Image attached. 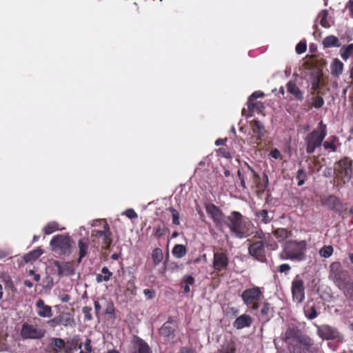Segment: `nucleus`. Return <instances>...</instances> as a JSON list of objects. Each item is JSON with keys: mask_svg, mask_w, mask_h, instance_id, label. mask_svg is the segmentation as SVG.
<instances>
[{"mask_svg": "<svg viewBox=\"0 0 353 353\" xmlns=\"http://www.w3.org/2000/svg\"><path fill=\"white\" fill-rule=\"evenodd\" d=\"M237 176L240 180V187L243 190L248 189L247 185H250L252 189L256 188L259 190H264L268 184V176H264L265 182L261 183L259 173L247 163H245L239 169Z\"/></svg>", "mask_w": 353, "mask_h": 353, "instance_id": "nucleus-2", "label": "nucleus"}, {"mask_svg": "<svg viewBox=\"0 0 353 353\" xmlns=\"http://www.w3.org/2000/svg\"><path fill=\"white\" fill-rule=\"evenodd\" d=\"M255 236H258L261 239L260 241H263L264 246L265 245L270 250H274L278 248L277 243L270 233H264L262 230H259L256 232Z\"/></svg>", "mask_w": 353, "mask_h": 353, "instance_id": "nucleus-17", "label": "nucleus"}, {"mask_svg": "<svg viewBox=\"0 0 353 353\" xmlns=\"http://www.w3.org/2000/svg\"><path fill=\"white\" fill-rule=\"evenodd\" d=\"M250 127L253 135L250 139V144L253 147H258L261 144V141L265 135V129L263 124L255 119L250 121Z\"/></svg>", "mask_w": 353, "mask_h": 353, "instance_id": "nucleus-7", "label": "nucleus"}, {"mask_svg": "<svg viewBox=\"0 0 353 353\" xmlns=\"http://www.w3.org/2000/svg\"><path fill=\"white\" fill-rule=\"evenodd\" d=\"M273 234L278 241L282 242L289 238L292 232L286 228H277L273 231Z\"/></svg>", "mask_w": 353, "mask_h": 353, "instance_id": "nucleus-25", "label": "nucleus"}, {"mask_svg": "<svg viewBox=\"0 0 353 353\" xmlns=\"http://www.w3.org/2000/svg\"><path fill=\"white\" fill-rule=\"evenodd\" d=\"M334 172L338 181L348 182L352 174V160L347 157L342 158L335 163Z\"/></svg>", "mask_w": 353, "mask_h": 353, "instance_id": "nucleus-5", "label": "nucleus"}, {"mask_svg": "<svg viewBox=\"0 0 353 353\" xmlns=\"http://www.w3.org/2000/svg\"><path fill=\"white\" fill-rule=\"evenodd\" d=\"M53 344L59 350H61L65 347V341L62 339H53Z\"/></svg>", "mask_w": 353, "mask_h": 353, "instance_id": "nucleus-49", "label": "nucleus"}, {"mask_svg": "<svg viewBox=\"0 0 353 353\" xmlns=\"http://www.w3.org/2000/svg\"><path fill=\"white\" fill-rule=\"evenodd\" d=\"M123 214L131 219L137 217V214L135 212V211L133 209H128V210H125Z\"/></svg>", "mask_w": 353, "mask_h": 353, "instance_id": "nucleus-53", "label": "nucleus"}, {"mask_svg": "<svg viewBox=\"0 0 353 353\" xmlns=\"http://www.w3.org/2000/svg\"><path fill=\"white\" fill-rule=\"evenodd\" d=\"M205 209L216 228L223 226L226 216L224 215L222 210L218 206L214 203H209L205 204Z\"/></svg>", "mask_w": 353, "mask_h": 353, "instance_id": "nucleus-9", "label": "nucleus"}, {"mask_svg": "<svg viewBox=\"0 0 353 353\" xmlns=\"http://www.w3.org/2000/svg\"><path fill=\"white\" fill-rule=\"evenodd\" d=\"M327 125L322 121L318 124L316 128L309 132L304 138L305 151L307 154L314 153L316 149L323 144V141L327 136Z\"/></svg>", "mask_w": 353, "mask_h": 353, "instance_id": "nucleus-3", "label": "nucleus"}, {"mask_svg": "<svg viewBox=\"0 0 353 353\" xmlns=\"http://www.w3.org/2000/svg\"><path fill=\"white\" fill-rule=\"evenodd\" d=\"M0 283L1 285L3 284L6 287H14L10 276L6 272H1L0 274Z\"/></svg>", "mask_w": 353, "mask_h": 353, "instance_id": "nucleus-37", "label": "nucleus"}, {"mask_svg": "<svg viewBox=\"0 0 353 353\" xmlns=\"http://www.w3.org/2000/svg\"><path fill=\"white\" fill-rule=\"evenodd\" d=\"M261 295L259 288H248L243 292L242 298L247 305L254 304Z\"/></svg>", "mask_w": 353, "mask_h": 353, "instance_id": "nucleus-16", "label": "nucleus"}, {"mask_svg": "<svg viewBox=\"0 0 353 353\" xmlns=\"http://www.w3.org/2000/svg\"><path fill=\"white\" fill-rule=\"evenodd\" d=\"M287 91L293 95L296 99L302 101L303 99V92L299 89L294 81H289L286 84Z\"/></svg>", "mask_w": 353, "mask_h": 353, "instance_id": "nucleus-21", "label": "nucleus"}, {"mask_svg": "<svg viewBox=\"0 0 353 353\" xmlns=\"http://www.w3.org/2000/svg\"><path fill=\"white\" fill-rule=\"evenodd\" d=\"M102 274H98L97 276V280L98 281H107L110 279V277L112 276V272H110L108 268L103 267L101 270Z\"/></svg>", "mask_w": 353, "mask_h": 353, "instance_id": "nucleus-41", "label": "nucleus"}, {"mask_svg": "<svg viewBox=\"0 0 353 353\" xmlns=\"http://www.w3.org/2000/svg\"><path fill=\"white\" fill-rule=\"evenodd\" d=\"M251 322L252 320L250 316L243 314L235 320L234 322V326L237 329H241L243 327L250 326Z\"/></svg>", "mask_w": 353, "mask_h": 353, "instance_id": "nucleus-23", "label": "nucleus"}, {"mask_svg": "<svg viewBox=\"0 0 353 353\" xmlns=\"http://www.w3.org/2000/svg\"><path fill=\"white\" fill-rule=\"evenodd\" d=\"M38 314L42 317L52 316V314L51 307L48 305H44L43 307L40 308V310L38 312Z\"/></svg>", "mask_w": 353, "mask_h": 353, "instance_id": "nucleus-44", "label": "nucleus"}, {"mask_svg": "<svg viewBox=\"0 0 353 353\" xmlns=\"http://www.w3.org/2000/svg\"><path fill=\"white\" fill-rule=\"evenodd\" d=\"M284 340L287 342L289 340H292L295 342L303 344L305 346L311 345V340L305 335L303 334L302 332L297 329L288 328L284 336Z\"/></svg>", "mask_w": 353, "mask_h": 353, "instance_id": "nucleus-11", "label": "nucleus"}, {"mask_svg": "<svg viewBox=\"0 0 353 353\" xmlns=\"http://www.w3.org/2000/svg\"><path fill=\"white\" fill-rule=\"evenodd\" d=\"M84 350H81L79 353H91L92 349L91 347V340L87 339L84 344Z\"/></svg>", "mask_w": 353, "mask_h": 353, "instance_id": "nucleus-52", "label": "nucleus"}, {"mask_svg": "<svg viewBox=\"0 0 353 353\" xmlns=\"http://www.w3.org/2000/svg\"><path fill=\"white\" fill-rule=\"evenodd\" d=\"M167 210L172 214V224L175 225H180L179 212L172 207L168 208Z\"/></svg>", "mask_w": 353, "mask_h": 353, "instance_id": "nucleus-43", "label": "nucleus"}, {"mask_svg": "<svg viewBox=\"0 0 353 353\" xmlns=\"http://www.w3.org/2000/svg\"><path fill=\"white\" fill-rule=\"evenodd\" d=\"M255 215L261 223L265 224L269 223L272 219V217L269 216V212L267 210H261L256 212Z\"/></svg>", "mask_w": 353, "mask_h": 353, "instance_id": "nucleus-31", "label": "nucleus"}, {"mask_svg": "<svg viewBox=\"0 0 353 353\" xmlns=\"http://www.w3.org/2000/svg\"><path fill=\"white\" fill-rule=\"evenodd\" d=\"M105 313L108 314H113V313H114L113 306L110 305L109 307H108L106 309Z\"/></svg>", "mask_w": 353, "mask_h": 353, "instance_id": "nucleus-64", "label": "nucleus"}, {"mask_svg": "<svg viewBox=\"0 0 353 353\" xmlns=\"http://www.w3.org/2000/svg\"><path fill=\"white\" fill-rule=\"evenodd\" d=\"M307 249L305 241H288L283 245V251L280 254L282 259L303 260Z\"/></svg>", "mask_w": 353, "mask_h": 353, "instance_id": "nucleus-4", "label": "nucleus"}, {"mask_svg": "<svg viewBox=\"0 0 353 353\" xmlns=\"http://www.w3.org/2000/svg\"><path fill=\"white\" fill-rule=\"evenodd\" d=\"M249 254L256 260L264 262L266 261V253L263 241L253 242L248 247Z\"/></svg>", "mask_w": 353, "mask_h": 353, "instance_id": "nucleus-13", "label": "nucleus"}, {"mask_svg": "<svg viewBox=\"0 0 353 353\" xmlns=\"http://www.w3.org/2000/svg\"><path fill=\"white\" fill-rule=\"evenodd\" d=\"M269 312V306H268V304H265L264 305V307L262 308L261 310V313L263 314V315H267L268 313Z\"/></svg>", "mask_w": 353, "mask_h": 353, "instance_id": "nucleus-62", "label": "nucleus"}, {"mask_svg": "<svg viewBox=\"0 0 353 353\" xmlns=\"http://www.w3.org/2000/svg\"><path fill=\"white\" fill-rule=\"evenodd\" d=\"M143 294L147 296V298L148 299H150L154 296V291L152 288H151V289L147 288V289L144 290Z\"/></svg>", "mask_w": 353, "mask_h": 353, "instance_id": "nucleus-57", "label": "nucleus"}, {"mask_svg": "<svg viewBox=\"0 0 353 353\" xmlns=\"http://www.w3.org/2000/svg\"><path fill=\"white\" fill-rule=\"evenodd\" d=\"M183 281L185 282L186 286L193 285L194 282V279L191 275H185L183 277Z\"/></svg>", "mask_w": 353, "mask_h": 353, "instance_id": "nucleus-54", "label": "nucleus"}, {"mask_svg": "<svg viewBox=\"0 0 353 353\" xmlns=\"http://www.w3.org/2000/svg\"><path fill=\"white\" fill-rule=\"evenodd\" d=\"M331 74L334 77H339L343 70V63L338 59H334L330 65Z\"/></svg>", "mask_w": 353, "mask_h": 353, "instance_id": "nucleus-24", "label": "nucleus"}, {"mask_svg": "<svg viewBox=\"0 0 353 353\" xmlns=\"http://www.w3.org/2000/svg\"><path fill=\"white\" fill-rule=\"evenodd\" d=\"M324 105V99L322 97L316 96L312 97V106L315 108H320Z\"/></svg>", "mask_w": 353, "mask_h": 353, "instance_id": "nucleus-45", "label": "nucleus"}, {"mask_svg": "<svg viewBox=\"0 0 353 353\" xmlns=\"http://www.w3.org/2000/svg\"><path fill=\"white\" fill-rule=\"evenodd\" d=\"M264 93L260 90L254 92L248 98V102H253L257 98L263 97Z\"/></svg>", "mask_w": 353, "mask_h": 353, "instance_id": "nucleus-50", "label": "nucleus"}, {"mask_svg": "<svg viewBox=\"0 0 353 353\" xmlns=\"http://www.w3.org/2000/svg\"><path fill=\"white\" fill-rule=\"evenodd\" d=\"M43 254V251L41 249H36L32 252H30L27 254L25 255L24 259L26 262H29L31 261H35L37 259L41 254Z\"/></svg>", "mask_w": 353, "mask_h": 353, "instance_id": "nucleus-33", "label": "nucleus"}, {"mask_svg": "<svg viewBox=\"0 0 353 353\" xmlns=\"http://www.w3.org/2000/svg\"><path fill=\"white\" fill-rule=\"evenodd\" d=\"M92 308L90 307H83L82 309V312L84 314L85 319L88 321H90L92 319V314H91Z\"/></svg>", "mask_w": 353, "mask_h": 353, "instance_id": "nucleus-51", "label": "nucleus"}, {"mask_svg": "<svg viewBox=\"0 0 353 353\" xmlns=\"http://www.w3.org/2000/svg\"><path fill=\"white\" fill-rule=\"evenodd\" d=\"M293 299L298 303H301L304 299L303 288H292Z\"/></svg>", "mask_w": 353, "mask_h": 353, "instance_id": "nucleus-38", "label": "nucleus"}, {"mask_svg": "<svg viewBox=\"0 0 353 353\" xmlns=\"http://www.w3.org/2000/svg\"><path fill=\"white\" fill-rule=\"evenodd\" d=\"M52 250L61 254H69L71 252L72 239L68 234H57L50 241Z\"/></svg>", "mask_w": 353, "mask_h": 353, "instance_id": "nucleus-6", "label": "nucleus"}, {"mask_svg": "<svg viewBox=\"0 0 353 353\" xmlns=\"http://www.w3.org/2000/svg\"><path fill=\"white\" fill-rule=\"evenodd\" d=\"M317 316V312L314 306L310 307V313L308 314L307 317L310 319H313Z\"/></svg>", "mask_w": 353, "mask_h": 353, "instance_id": "nucleus-59", "label": "nucleus"}, {"mask_svg": "<svg viewBox=\"0 0 353 353\" xmlns=\"http://www.w3.org/2000/svg\"><path fill=\"white\" fill-rule=\"evenodd\" d=\"M323 44L325 48L340 47L341 46L339 39L334 35L326 37L323 41Z\"/></svg>", "mask_w": 353, "mask_h": 353, "instance_id": "nucleus-28", "label": "nucleus"}, {"mask_svg": "<svg viewBox=\"0 0 353 353\" xmlns=\"http://www.w3.org/2000/svg\"><path fill=\"white\" fill-rule=\"evenodd\" d=\"M270 156L275 159H278L281 158V154L277 148H274L270 151Z\"/></svg>", "mask_w": 353, "mask_h": 353, "instance_id": "nucleus-55", "label": "nucleus"}, {"mask_svg": "<svg viewBox=\"0 0 353 353\" xmlns=\"http://www.w3.org/2000/svg\"><path fill=\"white\" fill-rule=\"evenodd\" d=\"M30 275L33 276V279L34 281H38L40 279V275L38 274H35L33 270L30 271Z\"/></svg>", "mask_w": 353, "mask_h": 353, "instance_id": "nucleus-60", "label": "nucleus"}, {"mask_svg": "<svg viewBox=\"0 0 353 353\" xmlns=\"http://www.w3.org/2000/svg\"><path fill=\"white\" fill-rule=\"evenodd\" d=\"M334 249L330 245H323L319 250V254L323 258H329L333 254Z\"/></svg>", "mask_w": 353, "mask_h": 353, "instance_id": "nucleus-39", "label": "nucleus"}, {"mask_svg": "<svg viewBox=\"0 0 353 353\" xmlns=\"http://www.w3.org/2000/svg\"><path fill=\"white\" fill-rule=\"evenodd\" d=\"M323 143L322 145L325 151L328 153L337 152L341 145L339 138L336 135H330L325 140L324 139Z\"/></svg>", "mask_w": 353, "mask_h": 353, "instance_id": "nucleus-15", "label": "nucleus"}, {"mask_svg": "<svg viewBox=\"0 0 353 353\" xmlns=\"http://www.w3.org/2000/svg\"><path fill=\"white\" fill-rule=\"evenodd\" d=\"M66 345L67 350H71L76 348L81 349L82 343H79L78 336H74L71 340L67 341Z\"/></svg>", "mask_w": 353, "mask_h": 353, "instance_id": "nucleus-34", "label": "nucleus"}, {"mask_svg": "<svg viewBox=\"0 0 353 353\" xmlns=\"http://www.w3.org/2000/svg\"><path fill=\"white\" fill-rule=\"evenodd\" d=\"M112 232H110L109 225L105 222L103 226V230H93L92 231V236L99 238L102 241V248L103 249H109L112 240L111 238Z\"/></svg>", "mask_w": 353, "mask_h": 353, "instance_id": "nucleus-10", "label": "nucleus"}, {"mask_svg": "<svg viewBox=\"0 0 353 353\" xmlns=\"http://www.w3.org/2000/svg\"><path fill=\"white\" fill-rule=\"evenodd\" d=\"M59 230L58 223L56 222L48 223L43 228V232L45 234H50L54 232Z\"/></svg>", "mask_w": 353, "mask_h": 353, "instance_id": "nucleus-40", "label": "nucleus"}, {"mask_svg": "<svg viewBox=\"0 0 353 353\" xmlns=\"http://www.w3.org/2000/svg\"><path fill=\"white\" fill-rule=\"evenodd\" d=\"M45 330L37 328L32 325L23 324L21 330V336L23 339H39L43 337Z\"/></svg>", "mask_w": 353, "mask_h": 353, "instance_id": "nucleus-12", "label": "nucleus"}, {"mask_svg": "<svg viewBox=\"0 0 353 353\" xmlns=\"http://www.w3.org/2000/svg\"><path fill=\"white\" fill-rule=\"evenodd\" d=\"M348 8L350 14L353 17V1L351 0L348 2Z\"/></svg>", "mask_w": 353, "mask_h": 353, "instance_id": "nucleus-63", "label": "nucleus"}, {"mask_svg": "<svg viewBox=\"0 0 353 353\" xmlns=\"http://www.w3.org/2000/svg\"><path fill=\"white\" fill-rule=\"evenodd\" d=\"M48 323L52 327H55L58 325H61L59 321V316H58L57 317L50 320Z\"/></svg>", "mask_w": 353, "mask_h": 353, "instance_id": "nucleus-58", "label": "nucleus"}, {"mask_svg": "<svg viewBox=\"0 0 353 353\" xmlns=\"http://www.w3.org/2000/svg\"><path fill=\"white\" fill-rule=\"evenodd\" d=\"M309 274L307 272L298 274L293 279L292 287H304V285L309 286Z\"/></svg>", "mask_w": 353, "mask_h": 353, "instance_id": "nucleus-22", "label": "nucleus"}, {"mask_svg": "<svg viewBox=\"0 0 353 353\" xmlns=\"http://www.w3.org/2000/svg\"><path fill=\"white\" fill-rule=\"evenodd\" d=\"M322 203L339 215H343L347 211V203H343L338 196L334 194L329 195L322 199Z\"/></svg>", "mask_w": 353, "mask_h": 353, "instance_id": "nucleus-8", "label": "nucleus"}, {"mask_svg": "<svg viewBox=\"0 0 353 353\" xmlns=\"http://www.w3.org/2000/svg\"><path fill=\"white\" fill-rule=\"evenodd\" d=\"M61 325L65 327H72L74 325V320L68 312H63L59 315Z\"/></svg>", "mask_w": 353, "mask_h": 353, "instance_id": "nucleus-26", "label": "nucleus"}, {"mask_svg": "<svg viewBox=\"0 0 353 353\" xmlns=\"http://www.w3.org/2000/svg\"><path fill=\"white\" fill-rule=\"evenodd\" d=\"M248 111L245 108L242 110V115L245 117H250L253 115V113L255 110L261 112L265 109V106L263 103L261 101L256 102H248Z\"/></svg>", "mask_w": 353, "mask_h": 353, "instance_id": "nucleus-18", "label": "nucleus"}, {"mask_svg": "<svg viewBox=\"0 0 353 353\" xmlns=\"http://www.w3.org/2000/svg\"><path fill=\"white\" fill-rule=\"evenodd\" d=\"M223 225L227 226L232 234L239 239L246 238L252 233V223L238 211H232L226 216Z\"/></svg>", "mask_w": 353, "mask_h": 353, "instance_id": "nucleus-1", "label": "nucleus"}, {"mask_svg": "<svg viewBox=\"0 0 353 353\" xmlns=\"http://www.w3.org/2000/svg\"><path fill=\"white\" fill-rule=\"evenodd\" d=\"M90 248V241L88 238H82L78 241L79 258L78 263H81L82 259L88 254Z\"/></svg>", "mask_w": 353, "mask_h": 353, "instance_id": "nucleus-19", "label": "nucleus"}, {"mask_svg": "<svg viewBox=\"0 0 353 353\" xmlns=\"http://www.w3.org/2000/svg\"><path fill=\"white\" fill-rule=\"evenodd\" d=\"M134 347L136 350L135 353H151L148 344L141 339L136 340Z\"/></svg>", "mask_w": 353, "mask_h": 353, "instance_id": "nucleus-27", "label": "nucleus"}, {"mask_svg": "<svg viewBox=\"0 0 353 353\" xmlns=\"http://www.w3.org/2000/svg\"><path fill=\"white\" fill-rule=\"evenodd\" d=\"M163 252L160 248H155L152 253V258L155 265L159 264L163 260Z\"/></svg>", "mask_w": 353, "mask_h": 353, "instance_id": "nucleus-36", "label": "nucleus"}, {"mask_svg": "<svg viewBox=\"0 0 353 353\" xmlns=\"http://www.w3.org/2000/svg\"><path fill=\"white\" fill-rule=\"evenodd\" d=\"M226 139H218L217 140H216L215 141V145H224L225 143V141H226Z\"/></svg>", "mask_w": 353, "mask_h": 353, "instance_id": "nucleus-61", "label": "nucleus"}, {"mask_svg": "<svg viewBox=\"0 0 353 353\" xmlns=\"http://www.w3.org/2000/svg\"><path fill=\"white\" fill-rule=\"evenodd\" d=\"M174 329L172 327L171 323L166 322L160 329V334L165 337H168L174 334Z\"/></svg>", "mask_w": 353, "mask_h": 353, "instance_id": "nucleus-32", "label": "nucleus"}, {"mask_svg": "<svg viewBox=\"0 0 353 353\" xmlns=\"http://www.w3.org/2000/svg\"><path fill=\"white\" fill-rule=\"evenodd\" d=\"M235 352V348L234 346L229 343H225L221 349L219 350V353H234Z\"/></svg>", "mask_w": 353, "mask_h": 353, "instance_id": "nucleus-46", "label": "nucleus"}, {"mask_svg": "<svg viewBox=\"0 0 353 353\" xmlns=\"http://www.w3.org/2000/svg\"><path fill=\"white\" fill-rule=\"evenodd\" d=\"M296 179L298 181V186H302L305 183L307 179V173L304 168H299L298 170L296 175Z\"/></svg>", "mask_w": 353, "mask_h": 353, "instance_id": "nucleus-35", "label": "nucleus"}, {"mask_svg": "<svg viewBox=\"0 0 353 353\" xmlns=\"http://www.w3.org/2000/svg\"><path fill=\"white\" fill-rule=\"evenodd\" d=\"M327 16H328V12L327 10H322L319 14V17L321 18L320 24L324 28L329 27V24L327 22Z\"/></svg>", "mask_w": 353, "mask_h": 353, "instance_id": "nucleus-42", "label": "nucleus"}, {"mask_svg": "<svg viewBox=\"0 0 353 353\" xmlns=\"http://www.w3.org/2000/svg\"><path fill=\"white\" fill-rule=\"evenodd\" d=\"M290 270V266L287 263L281 264L277 268V271L281 273L285 272L287 271H289Z\"/></svg>", "mask_w": 353, "mask_h": 353, "instance_id": "nucleus-56", "label": "nucleus"}, {"mask_svg": "<svg viewBox=\"0 0 353 353\" xmlns=\"http://www.w3.org/2000/svg\"><path fill=\"white\" fill-rule=\"evenodd\" d=\"M307 50V45L305 41H300L296 46V52L297 54H302Z\"/></svg>", "mask_w": 353, "mask_h": 353, "instance_id": "nucleus-47", "label": "nucleus"}, {"mask_svg": "<svg viewBox=\"0 0 353 353\" xmlns=\"http://www.w3.org/2000/svg\"><path fill=\"white\" fill-rule=\"evenodd\" d=\"M229 259L225 252H216L213 256V268L216 271L221 272L227 270Z\"/></svg>", "mask_w": 353, "mask_h": 353, "instance_id": "nucleus-14", "label": "nucleus"}, {"mask_svg": "<svg viewBox=\"0 0 353 353\" xmlns=\"http://www.w3.org/2000/svg\"><path fill=\"white\" fill-rule=\"evenodd\" d=\"M353 54V43L347 46H343L340 49V55L341 58L346 61Z\"/></svg>", "mask_w": 353, "mask_h": 353, "instance_id": "nucleus-30", "label": "nucleus"}, {"mask_svg": "<svg viewBox=\"0 0 353 353\" xmlns=\"http://www.w3.org/2000/svg\"><path fill=\"white\" fill-rule=\"evenodd\" d=\"M318 334L321 338L325 340L332 339L336 337V332L328 325H321L318 328Z\"/></svg>", "mask_w": 353, "mask_h": 353, "instance_id": "nucleus-20", "label": "nucleus"}, {"mask_svg": "<svg viewBox=\"0 0 353 353\" xmlns=\"http://www.w3.org/2000/svg\"><path fill=\"white\" fill-rule=\"evenodd\" d=\"M172 253L175 258L181 259L187 253V248L182 244H176L174 246Z\"/></svg>", "mask_w": 353, "mask_h": 353, "instance_id": "nucleus-29", "label": "nucleus"}, {"mask_svg": "<svg viewBox=\"0 0 353 353\" xmlns=\"http://www.w3.org/2000/svg\"><path fill=\"white\" fill-rule=\"evenodd\" d=\"M166 229L162 228L161 225H159L154 230L153 235L157 239H160L165 234V230Z\"/></svg>", "mask_w": 353, "mask_h": 353, "instance_id": "nucleus-48", "label": "nucleus"}]
</instances>
